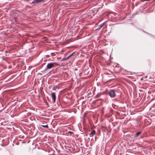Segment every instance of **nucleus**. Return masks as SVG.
I'll use <instances>...</instances> for the list:
<instances>
[{
	"instance_id": "9d476101",
	"label": "nucleus",
	"mask_w": 155,
	"mask_h": 155,
	"mask_svg": "<svg viewBox=\"0 0 155 155\" xmlns=\"http://www.w3.org/2000/svg\"><path fill=\"white\" fill-rule=\"evenodd\" d=\"M43 127H46V128H48V125H43L42 126Z\"/></svg>"
},
{
	"instance_id": "0eeeda50",
	"label": "nucleus",
	"mask_w": 155,
	"mask_h": 155,
	"mask_svg": "<svg viewBox=\"0 0 155 155\" xmlns=\"http://www.w3.org/2000/svg\"><path fill=\"white\" fill-rule=\"evenodd\" d=\"M141 133V132L139 131L137 132L136 133L134 134V137H137Z\"/></svg>"
},
{
	"instance_id": "423d86ee",
	"label": "nucleus",
	"mask_w": 155,
	"mask_h": 155,
	"mask_svg": "<svg viewBox=\"0 0 155 155\" xmlns=\"http://www.w3.org/2000/svg\"><path fill=\"white\" fill-rule=\"evenodd\" d=\"M95 134V131L94 130H93L89 134L90 136L91 137H93Z\"/></svg>"
},
{
	"instance_id": "ddd939ff",
	"label": "nucleus",
	"mask_w": 155,
	"mask_h": 155,
	"mask_svg": "<svg viewBox=\"0 0 155 155\" xmlns=\"http://www.w3.org/2000/svg\"><path fill=\"white\" fill-rule=\"evenodd\" d=\"M60 155H63V154H61Z\"/></svg>"
},
{
	"instance_id": "f257e3e1",
	"label": "nucleus",
	"mask_w": 155,
	"mask_h": 155,
	"mask_svg": "<svg viewBox=\"0 0 155 155\" xmlns=\"http://www.w3.org/2000/svg\"><path fill=\"white\" fill-rule=\"evenodd\" d=\"M59 64L56 62H53L48 63L47 65L46 68L47 69H49L53 67H55L59 65Z\"/></svg>"
},
{
	"instance_id": "20e7f679",
	"label": "nucleus",
	"mask_w": 155,
	"mask_h": 155,
	"mask_svg": "<svg viewBox=\"0 0 155 155\" xmlns=\"http://www.w3.org/2000/svg\"><path fill=\"white\" fill-rule=\"evenodd\" d=\"M74 52H73V53H72V54H71L69 55L68 57H67L66 58H65H65H63L61 60L62 61H65V60H67L68 59L71 57L72 56H73V54H74Z\"/></svg>"
},
{
	"instance_id": "f03ea898",
	"label": "nucleus",
	"mask_w": 155,
	"mask_h": 155,
	"mask_svg": "<svg viewBox=\"0 0 155 155\" xmlns=\"http://www.w3.org/2000/svg\"><path fill=\"white\" fill-rule=\"evenodd\" d=\"M108 94L109 96L111 97H114L116 96V94L114 90H111L108 92Z\"/></svg>"
},
{
	"instance_id": "39448f33",
	"label": "nucleus",
	"mask_w": 155,
	"mask_h": 155,
	"mask_svg": "<svg viewBox=\"0 0 155 155\" xmlns=\"http://www.w3.org/2000/svg\"><path fill=\"white\" fill-rule=\"evenodd\" d=\"M44 0H34L32 2V3H38L42 2Z\"/></svg>"
},
{
	"instance_id": "6e6552de",
	"label": "nucleus",
	"mask_w": 155,
	"mask_h": 155,
	"mask_svg": "<svg viewBox=\"0 0 155 155\" xmlns=\"http://www.w3.org/2000/svg\"><path fill=\"white\" fill-rule=\"evenodd\" d=\"M58 85H56V86H54L53 88V90H56V89L57 88H58Z\"/></svg>"
},
{
	"instance_id": "9b49d317",
	"label": "nucleus",
	"mask_w": 155,
	"mask_h": 155,
	"mask_svg": "<svg viewBox=\"0 0 155 155\" xmlns=\"http://www.w3.org/2000/svg\"><path fill=\"white\" fill-rule=\"evenodd\" d=\"M68 132L69 133H72V132H71V131H69Z\"/></svg>"
},
{
	"instance_id": "f8f14e48",
	"label": "nucleus",
	"mask_w": 155,
	"mask_h": 155,
	"mask_svg": "<svg viewBox=\"0 0 155 155\" xmlns=\"http://www.w3.org/2000/svg\"><path fill=\"white\" fill-rule=\"evenodd\" d=\"M99 94H97V95L96 96L97 97H99Z\"/></svg>"
},
{
	"instance_id": "1a4fd4ad",
	"label": "nucleus",
	"mask_w": 155,
	"mask_h": 155,
	"mask_svg": "<svg viewBox=\"0 0 155 155\" xmlns=\"http://www.w3.org/2000/svg\"><path fill=\"white\" fill-rule=\"evenodd\" d=\"M105 24V22L103 23L102 24H101L100 26V28H101Z\"/></svg>"
},
{
	"instance_id": "4468645a",
	"label": "nucleus",
	"mask_w": 155,
	"mask_h": 155,
	"mask_svg": "<svg viewBox=\"0 0 155 155\" xmlns=\"http://www.w3.org/2000/svg\"><path fill=\"white\" fill-rule=\"evenodd\" d=\"M125 155H128V154H126Z\"/></svg>"
},
{
	"instance_id": "7ed1b4c3",
	"label": "nucleus",
	"mask_w": 155,
	"mask_h": 155,
	"mask_svg": "<svg viewBox=\"0 0 155 155\" xmlns=\"http://www.w3.org/2000/svg\"><path fill=\"white\" fill-rule=\"evenodd\" d=\"M51 96L53 100V103H54L55 102L56 100V94L54 92H52L51 94Z\"/></svg>"
}]
</instances>
